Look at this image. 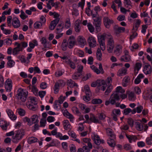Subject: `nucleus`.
<instances>
[{
	"label": "nucleus",
	"instance_id": "23",
	"mask_svg": "<svg viewBox=\"0 0 152 152\" xmlns=\"http://www.w3.org/2000/svg\"><path fill=\"white\" fill-rule=\"evenodd\" d=\"M144 76L142 74H140L137 78L134 80V83L136 84H139L141 81L140 79L144 77Z\"/></svg>",
	"mask_w": 152,
	"mask_h": 152
},
{
	"label": "nucleus",
	"instance_id": "27",
	"mask_svg": "<svg viewBox=\"0 0 152 152\" xmlns=\"http://www.w3.org/2000/svg\"><path fill=\"white\" fill-rule=\"evenodd\" d=\"M84 89L86 95H91V92L89 86L88 85H86L84 86Z\"/></svg>",
	"mask_w": 152,
	"mask_h": 152
},
{
	"label": "nucleus",
	"instance_id": "57",
	"mask_svg": "<svg viewBox=\"0 0 152 152\" xmlns=\"http://www.w3.org/2000/svg\"><path fill=\"white\" fill-rule=\"evenodd\" d=\"M132 111V110L129 108L125 109L124 110V113L125 115H127Z\"/></svg>",
	"mask_w": 152,
	"mask_h": 152
},
{
	"label": "nucleus",
	"instance_id": "3",
	"mask_svg": "<svg viewBox=\"0 0 152 152\" xmlns=\"http://www.w3.org/2000/svg\"><path fill=\"white\" fill-rule=\"evenodd\" d=\"M25 132L22 129L18 130L16 131L15 136L12 137V141L14 142H17L22 138Z\"/></svg>",
	"mask_w": 152,
	"mask_h": 152
},
{
	"label": "nucleus",
	"instance_id": "4",
	"mask_svg": "<svg viewBox=\"0 0 152 152\" xmlns=\"http://www.w3.org/2000/svg\"><path fill=\"white\" fill-rule=\"evenodd\" d=\"M59 15L57 13L55 12L54 14V18H56L55 20L52 21L50 23L49 26V29L51 30H53L55 28L57 24L59 22L60 19L58 18Z\"/></svg>",
	"mask_w": 152,
	"mask_h": 152
},
{
	"label": "nucleus",
	"instance_id": "5",
	"mask_svg": "<svg viewBox=\"0 0 152 152\" xmlns=\"http://www.w3.org/2000/svg\"><path fill=\"white\" fill-rule=\"evenodd\" d=\"M120 99V96L118 94H117L116 93H113L110 98V104L112 105H114L116 101L119 100Z\"/></svg>",
	"mask_w": 152,
	"mask_h": 152
},
{
	"label": "nucleus",
	"instance_id": "28",
	"mask_svg": "<svg viewBox=\"0 0 152 152\" xmlns=\"http://www.w3.org/2000/svg\"><path fill=\"white\" fill-rule=\"evenodd\" d=\"M63 115L70 119L73 118L72 115L70 113L66 110L63 113Z\"/></svg>",
	"mask_w": 152,
	"mask_h": 152
},
{
	"label": "nucleus",
	"instance_id": "34",
	"mask_svg": "<svg viewBox=\"0 0 152 152\" xmlns=\"http://www.w3.org/2000/svg\"><path fill=\"white\" fill-rule=\"evenodd\" d=\"M140 22L141 21L139 19H137L135 24V27L136 28L135 29L134 27L132 29V30H134V32L137 31L138 28L140 24Z\"/></svg>",
	"mask_w": 152,
	"mask_h": 152
},
{
	"label": "nucleus",
	"instance_id": "33",
	"mask_svg": "<svg viewBox=\"0 0 152 152\" xmlns=\"http://www.w3.org/2000/svg\"><path fill=\"white\" fill-rule=\"evenodd\" d=\"M90 120L93 123H99V121L98 119H96L95 116L93 115H91L90 116Z\"/></svg>",
	"mask_w": 152,
	"mask_h": 152
},
{
	"label": "nucleus",
	"instance_id": "61",
	"mask_svg": "<svg viewBox=\"0 0 152 152\" xmlns=\"http://www.w3.org/2000/svg\"><path fill=\"white\" fill-rule=\"evenodd\" d=\"M113 114L119 115L120 114V110L119 109H114L113 111Z\"/></svg>",
	"mask_w": 152,
	"mask_h": 152
},
{
	"label": "nucleus",
	"instance_id": "30",
	"mask_svg": "<svg viewBox=\"0 0 152 152\" xmlns=\"http://www.w3.org/2000/svg\"><path fill=\"white\" fill-rule=\"evenodd\" d=\"M105 36L104 35L99 36L98 37V41L99 44L104 43Z\"/></svg>",
	"mask_w": 152,
	"mask_h": 152
},
{
	"label": "nucleus",
	"instance_id": "46",
	"mask_svg": "<svg viewBox=\"0 0 152 152\" xmlns=\"http://www.w3.org/2000/svg\"><path fill=\"white\" fill-rule=\"evenodd\" d=\"M12 81L10 79H8L5 83V86L12 87Z\"/></svg>",
	"mask_w": 152,
	"mask_h": 152
},
{
	"label": "nucleus",
	"instance_id": "25",
	"mask_svg": "<svg viewBox=\"0 0 152 152\" xmlns=\"http://www.w3.org/2000/svg\"><path fill=\"white\" fill-rule=\"evenodd\" d=\"M31 119L32 124H33L38 123L39 122V121L38 120V116L37 115H32Z\"/></svg>",
	"mask_w": 152,
	"mask_h": 152
},
{
	"label": "nucleus",
	"instance_id": "40",
	"mask_svg": "<svg viewBox=\"0 0 152 152\" xmlns=\"http://www.w3.org/2000/svg\"><path fill=\"white\" fill-rule=\"evenodd\" d=\"M29 46L30 47H28L27 48V51L28 52H31L32 51V49L34 48L35 47V45L33 43L30 42L29 43Z\"/></svg>",
	"mask_w": 152,
	"mask_h": 152
},
{
	"label": "nucleus",
	"instance_id": "17",
	"mask_svg": "<svg viewBox=\"0 0 152 152\" xmlns=\"http://www.w3.org/2000/svg\"><path fill=\"white\" fill-rule=\"evenodd\" d=\"M101 23V22L100 21H99L98 22L94 23V24L96 29V31L97 32H99L101 30L100 26Z\"/></svg>",
	"mask_w": 152,
	"mask_h": 152
},
{
	"label": "nucleus",
	"instance_id": "52",
	"mask_svg": "<svg viewBox=\"0 0 152 152\" xmlns=\"http://www.w3.org/2000/svg\"><path fill=\"white\" fill-rule=\"evenodd\" d=\"M114 46H107V50L109 53H111L112 52Z\"/></svg>",
	"mask_w": 152,
	"mask_h": 152
},
{
	"label": "nucleus",
	"instance_id": "15",
	"mask_svg": "<svg viewBox=\"0 0 152 152\" xmlns=\"http://www.w3.org/2000/svg\"><path fill=\"white\" fill-rule=\"evenodd\" d=\"M94 137L93 138V140L94 141V143L97 145H99L101 143V140L98 135H94Z\"/></svg>",
	"mask_w": 152,
	"mask_h": 152
},
{
	"label": "nucleus",
	"instance_id": "64",
	"mask_svg": "<svg viewBox=\"0 0 152 152\" xmlns=\"http://www.w3.org/2000/svg\"><path fill=\"white\" fill-rule=\"evenodd\" d=\"M143 107L142 106L140 105L137 107L136 109L137 110V112L138 113H140L142 111V110L143 109Z\"/></svg>",
	"mask_w": 152,
	"mask_h": 152
},
{
	"label": "nucleus",
	"instance_id": "29",
	"mask_svg": "<svg viewBox=\"0 0 152 152\" xmlns=\"http://www.w3.org/2000/svg\"><path fill=\"white\" fill-rule=\"evenodd\" d=\"M126 137L129 140V142L131 143L132 140H134V141L137 139V137L133 135H130L127 134H126Z\"/></svg>",
	"mask_w": 152,
	"mask_h": 152
},
{
	"label": "nucleus",
	"instance_id": "51",
	"mask_svg": "<svg viewBox=\"0 0 152 152\" xmlns=\"http://www.w3.org/2000/svg\"><path fill=\"white\" fill-rule=\"evenodd\" d=\"M85 4V0H81V1L78 3V6L81 7L82 10L83 9Z\"/></svg>",
	"mask_w": 152,
	"mask_h": 152
},
{
	"label": "nucleus",
	"instance_id": "47",
	"mask_svg": "<svg viewBox=\"0 0 152 152\" xmlns=\"http://www.w3.org/2000/svg\"><path fill=\"white\" fill-rule=\"evenodd\" d=\"M59 84L58 83H55L54 88V91H55V94H57L58 93L59 91Z\"/></svg>",
	"mask_w": 152,
	"mask_h": 152
},
{
	"label": "nucleus",
	"instance_id": "7",
	"mask_svg": "<svg viewBox=\"0 0 152 152\" xmlns=\"http://www.w3.org/2000/svg\"><path fill=\"white\" fill-rule=\"evenodd\" d=\"M67 42L68 44V46L70 49L72 48L76 43L75 41V38L72 36L69 37Z\"/></svg>",
	"mask_w": 152,
	"mask_h": 152
},
{
	"label": "nucleus",
	"instance_id": "32",
	"mask_svg": "<svg viewBox=\"0 0 152 152\" xmlns=\"http://www.w3.org/2000/svg\"><path fill=\"white\" fill-rule=\"evenodd\" d=\"M28 143L31 144L32 143L37 142V139L35 137H31L28 138Z\"/></svg>",
	"mask_w": 152,
	"mask_h": 152
},
{
	"label": "nucleus",
	"instance_id": "41",
	"mask_svg": "<svg viewBox=\"0 0 152 152\" xmlns=\"http://www.w3.org/2000/svg\"><path fill=\"white\" fill-rule=\"evenodd\" d=\"M128 99L129 100H134L135 99L134 97V94L131 92L129 93L128 95Z\"/></svg>",
	"mask_w": 152,
	"mask_h": 152
},
{
	"label": "nucleus",
	"instance_id": "43",
	"mask_svg": "<svg viewBox=\"0 0 152 152\" xmlns=\"http://www.w3.org/2000/svg\"><path fill=\"white\" fill-rule=\"evenodd\" d=\"M121 48L119 46H118L116 47V49L114 51V53H115L118 56L120 55V50Z\"/></svg>",
	"mask_w": 152,
	"mask_h": 152
},
{
	"label": "nucleus",
	"instance_id": "62",
	"mask_svg": "<svg viewBox=\"0 0 152 152\" xmlns=\"http://www.w3.org/2000/svg\"><path fill=\"white\" fill-rule=\"evenodd\" d=\"M54 118L52 116H49L47 118V121L49 122H51L54 121Z\"/></svg>",
	"mask_w": 152,
	"mask_h": 152
},
{
	"label": "nucleus",
	"instance_id": "53",
	"mask_svg": "<svg viewBox=\"0 0 152 152\" xmlns=\"http://www.w3.org/2000/svg\"><path fill=\"white\" fill-rule=\"evenodd\" d=\"M128 124L130 125V126L132 127L133 126V120L131 118H129L128 119Z\"/></svg>",
	"mask_w": 152,
	"mask_h": 152
},
{
	"label": "nucleus",
	"instance_id": "1",
	"mask_svg": "<svg viewBox=\"0 0 152 152\" xmlns=\"http://www.w3.org/2000/svg\"><path fill=\"white\" fill-rule=\"evenodd\" d=\"M15 45L17 46L14 48L13 50V54L14 55H16L20 51L23 50V48L27 47L28 45L27 43L25 42H22L20 43L18 42H16Z\"/></svg>",
	"mask_w": 152,
	"mask_h": 152
},
{
	"label": "nucleus",
	"instance_id": "44",
	"mask_svg": "<svg viewBox=\"0 0 152 152\" xmlns=\"http://www.w3.org/2000/svg\"><path fill=\"white\" fill-rule=\"evenodd\" d=\"M80 24L79 23H75V28L76 31L79 32L80 31Z\"/></svg>",
	"mask_w": 152,
	"mask_h": 152
},
{
	"label": "nucleus",
	"instance_id": "56",
	"mask_svg": "<svg viewBox=\"0 0 152 152\" xmlns=\"http://www.w3.org/2000/svg\"><path fill=\"white\" fill-rule=\"evenodd\" d=\"M40 87L42 89H45L47 88V83L45 82L42 83L40 84Z\"/></svg>",
	"mask_w": 152,
	"mask_h": 152
},
{
	"label": "nucleus",
	"instance_id": "20",
	"mask_svg": "<svg viewBox=\"0 0 152 152\" xmlns=\"http://www.w3.org/2000/svg\"><path fill=\"white\" fill-rule=\"evenodd\" d=\"M106 130L108 136H110L111 138H115V135L113 133L111 129L110 128H107Z\"/></svg>",
	"mask_w": 152,
	"mask_h": 152
},
{
	"label": "nucleus",
	"instance_id": "2",
	"mask_svg": "<svg viewBox=\"0 0 152 152\" xmlns=\"http://www.w3.org/2000/svg\"><path fill=\"white\" fill-rule=\"evenodd\" d=\"M18 92L16 95V97L18 100L24 102H25L27 97L28 92H23V90L21 88H19L18 91Z\"/></svg>",
	"mask_w": 152,
	"mask_h": 152
},
{
	"label": "nucleus",
	"instance_id": "31",
	"mask_svg": "<svg viewBox=\"0 0 152 152\" xmlns=\"http://www.w3.org/2000/svg\"><path fill=\"white\" fill-rule=\"evenodd\" d=\"M28 108L31 110L35 111L37 110L38 106L37 105H34L31 104H29L28 106Z\"/></svg>",
	"mask_w": 152,
	"mask_h": 152
},
{
	"label": "nucleus",
	"instance_id": "21",
	"mask_svg": "<svg viewBox=\"0 0 152 152\" xmlns=\"http://www.w3.org/2000/svg\"><path fill=\"white\" fill-rule=\"evenodd\" d=\"M114 139L113 138H110L109 140H107V143L110 146L114 147L115 145V142Z\"/></svg>",
	"mask_w": 152,
	"mask_h": 152
},
{
	"label": "nucleus",
	"instance_id": "49",
	"mask_svg": "<svg viewBox=\"0 0 152 152\" xmlns=\"http://www.w3.org/2000/svg\"><path fill=\"white\" fill-rule=\"evenodd\" d=\"M98 117L99 120H103L105 119L106 116L104 113H101L98 114Z\"/></svg>",
	"mask_w": 152,
	"mask_h": 152
},
{
	"label": "nucleus",
	"instance_id": "54",
	"mask_svg": "<svg viewBox=\"0 0 152 152\" xmlns=\"http://www.w3.org/2000/svg\"><path fill=\"white\" fill-rule=\"evenodd\" d=\"M42 24L40 22H36L34 25V27L36 28H38L40 27V26H42Z\"/></svg>",
	"mask_w": 152,
	"mask_h": 152
},
{
	"label": "nucleus",
	"instance_id": "59",
	"mask_svg": "<svg viewBox=\"0 0 152 152\" xmlns=\"http://www.w3.org/2000/svg\"><path fill=\"white\" fill-rule=\"evenodd\" d=\"M46 94V91H40L39 92L38 94L41 98H43Z\"/></svg>",
	"mask_w": 152,
	"mask_h": 152
},
{
	"label": "nucleus",
	"instance_id": "35",
	"mask_svg": "<svg viewBox=\"0 0 152 152\" xmlns=\"http://www.w3.org/2000/svg\"><path fill=\"white\" fill-rule=\"evenodd\" d=\"M105 92V94L106 95H108L109 94L113 88L111 84H110V85L109 84Z\"/></svg>",
	"mask_w": 152,
	"mask_h": 152
},
{
	"label": "nucleus",
	"instance_id": "6",
	"mask_svg": "<svg viewBox=\"0 0 152 152\" xmlns=\"http://www.w3.org/2000/svg\"><path fill=\"white\" fill-rule=\"evenodd\" d=\"M96 83L97 87L99 89H101L103 91H104L105 90L107 85L105 81L97 80H96Z\"/></svg>",
	"mask_w": 152,
	"mask_h": 152
},
{
	"label": "nucleus",
	"instance_id": "8",
	"mask_svg": "<svg viewBox=\"0 0 152 152\" xmlns=\"http://www.w3.org/2000/svg\"><path fill=\"white\" fill-rule=\"evenodd\" d=\"M103 21L105 26L107 28H109L110 25L113 23V20L110 19L109 18L107 17H105L104 18Z\"/></svg>",
	"mask_w": 152,
	"mask_h": 152
},
{
	"label": "nucleus",
	"instance_id": "39",
	"mask_svg": "<svg viewBox=\"0 0 152 152\" xmlns=\"http://www.w3.org/2000/svg\"><path fill=\"white\" fill-rule=\"evenodd\" d=\"M146 142L148 145L152 144V134L150 135V137H147L146 139Z\"/></svg>",
	"mask_w": 152,
	"mask_h": 152
},
{
	"label": "nucleus",
	"instance_id": "37",
	"mask_svg": "<svg viewBox=\"0 0 152 152\" xmlns=\"http://www.w3.org/2000/svg\"><path fill=\"white\" fill-rule=\"evenodd\" d=\"M102 102V100L100 99H95L92 101V103L94 104H101Z\"/></svg>",
	"mask_w": 152,
	"mask_h": 152
},
{
	"label": "nucleus",
	"instance_id": "55",
	"mask_svg": "<svg viewBox=\"0 0 152 152\" xmlns=\"http://www.w3.org/2000/svg\"><path fill=\"white\" fill-rule=\"evenodd\" d=\"M88 29L90 32H93L94 31V27L91 24L88 23Z\"/></svg>",
	"mask_w": 152,
	"mask_h": 152
},
{
	"label": "nucleus",
	"instance_id": "12",
	"mask_svg": "<svg viewBox=\"0 0 152 152\" xmlns=\"http://www.w3.org/2000/svg\"><path fill=\"white\" fill-rule=\"evenodd\" d=\"M143 71L146 75L150 74L151 72V68L150 65L148 64L145 65L144 67Z\"/></svg>",
	"mask_w": 152,
	"mask_h": 152
},
{
	"label": "nucleus",
	"instance_id": "38",
	"mask_svg": "<svg viewBox=\"0 0 152 152\" xmlns=\"http://www.w3.org/2000/svg\"><path fill=\"white\" fill-rule=\"evenodd\" d=\"M83 69V66H82L80 65L78 66L77 72L79 73V75H78V77H80L82 75Z\"/></svg>",
	"mask_w": 152,
	"mask_h": 152
},
{
	"label": "nucleus",
	"instance_id": "45",
	"mask_svg": "<svg viewBox=\"0 0 152 152\" xmlns=\"http://www.w3.org/2000/svg\"><path fill=\"white\" fill-rule=\"evenodd\" d=\"M23 121L24 122H27L28 123V124L29 126H31L32 124L31 121L30 119L27 117H26L23 118Z\"/></svg>",
	"mask_w": 152,
	"mask_h": 152
},
{
	"label": "nucleus",
	"instance_id": "19",
	"mask_svg": "<svg viewBox=\"0 0 152 152\" xmlns=\"http://www.w3.org/2000/svg\"><path fill=\"white\" fill-rule=\"evenodd\" d=\"M64 127L65 129L67 130L70 127V125L68 120H65L63 121Z\"/></svg>",
	"mask_w": 152,
	"mask_h": 152
},
{
	"label": "nucleus",
	"instance_id": "63",
	"mask_svg": "<svg viewBox=\"0 0 152 152\" xmlns=\"http://www.w3.org/2000/svg\"><path fill=\"white\" fill-rule=\"evenodd\" d=\"M141 66L142 64L141 63H137L136 64L135 69L136 68L137 71H138L141 68Z\"/></svg>",
	"mask_w": 152,
	"mask_h": 152
},
{
	"label": "nucleus",
	"instance_id": "36",
	"mask_svg": "<svg viewBox=\"0 0 152 152\" xmlns=\"http://www.w3.org/2000/svg\"><path fill=\"white\" fill-rule=\"evenodd\" d=\"M102 54L100 49L98 48L96 52V56L97 59L99 61H101L102 60Z\"/></svg>",
	"mask_w": 152,
	"mask_h": 152
},
{
	"label": "nucleus",
	"instance_id": "50",
	"mask_svg": "<svg viewBox=\"0 0 152 152\" xmlns=\"http://www.w3.org/2000/svg\"><path fill=\"white\" fill-rule=\"evenodd\" d=\"M46 122V120L45 119L42 118L40 121V127H44L45 126V124Z\"/></svg>",
	"mask_w": 152,
	"mask_h": 152
},
{
	"label": "nucleus",
	"instance_id": "42",
	"mask_svg": "<svg viewBox=\"0 0 152 152\" xmlns=\"http://www.w3.org/2000/svg\"><path fill=\"white\" fill-rule=\"evenodd\" d=\"M109 45L114 46L113 40L112 37H110L108 39L107 46Z\"/></svg>",
	"mask_w": 152,
	"mask_h": 152
},
{
	"label": "nucleus",
	"instance_id": "22",
	"mask_svg": "<svg viewBox=\"0 0 152 152\" xmlns=\"http://www.w3.org/2000/svg\"><path fill=\"white\" fill-rule=\"evenodd\" d=\"M41 43L43 45L44 48H49V46L48 45V44H49V42L47 43L46 38L44 37L42 38L41 40Z\"/></svg>",
	"mask_w": 152,
	"mask_h": 152
},
{
	"label": "nucleus",
	"instance_id": "26",
	"mask_svg": "<svg viewBox=\"0 0 152 152\" xmlns=\"http://www.w3.org/2000/svg\"><path fill=\"white\" fill-rule=\"evenodd\" d=\"M65 62L69 64L70 66L72 69H75L76 68L75 64L70 59H69L68 61H66Z\"/></svg>",
	"mask_w": 152,
	"mask_h": 152
},
{
	"label": "nucleus",
	"instance_id": "14",
	"mask_svg": "<svg viewBox=\"0 0 152 152\" xmlns=\"http://www.w3.org/2000/svg\"><path fill=\"white\" fill-rule=\"evenodd\" d=\"M7 114L10 118L12 120H15L17 117L15 115L13 112L11 110H8L7 111Z\"/></svg>",
	"mask_w": 152,
	"mask_h": 152
},
{
	"label": "nucleus",
	"instance_id": "58",
	"mask_svg": "<svg viewBox=\"0 0 152 152\" xmlns=\"http://www.w3.org/2000/svg\"><path fill=\"white\" fill-rule=\"evenodd\" d=\"M31 91L33 93L35 94H37L38 90L34 86H33L32 87Z\"/></svg>",
	"mask_w": 152,
	"mask_h": 152
},
{
	"label": "nucleus",
	"instance_id": "18",
	"mask_svg": "<svg viewBox=\"0 0 152 152\" xmlns=\"http://www.w3.org/2000/svg\"><path fill=\"white\" fill-rule=\"evenodd\" d=\"M68 45V42L66 39L63 40L61 45L62 48L64 51L66 50L67 49V46Z\"/></svg>",
	"mask_w": 152,
	"mask_h": 152
},
{
	"label": "nucleus",
	"instance_id": "24",
	"mask_svg": "<svg viewBox=\"0 0 152 152\" xmlns=\"http://www.w3.org/2000/svg\"><path fill=\"white\" fill-rule=\"evenodd\" d=\"M135 124L136 125V128L139 131H141L143 130V124L141 125L140 123L138 122H136L135 123Z\"/></svg>",
	"mask_w": 152,
	"mask_h": 152
},
{
	"label": "nucleus",
	"instance_id": "16",
	"mask_svg": "<svg viewBox=\"0 0 152 152\" xmlns=\"http://www.w3.org/2000/svg\"><path fill=\"white\" fill-rule=\"evenodd\" d=\"M127 70L124 67H123L121 69L119 70L118 72V75L121 76L124 75L126 73Z\"/></svg>",
	"mask_w": 152,
	"mask_h": 152
},
{
	"label": "nucleus",
	"instance_id": "60",
	"mask_svg": "<svg viewBox=\"0 0 152 152\" xmlns=\"http://www.w3.org/2000/svg\"><path fill=\"white\" fill-rule=\"evenodd\" d=\"M91 95H86V96H84L83 97L84 100L86 102H88L90 100V96Z\"/></svg>",
	"mask_w": 152,
	"mask_h": 152
},
{
	"label": "nucleus",
	"instance_id": "48",
	"mask_svg": "<svg viewBox=\"0 0 152 152\" xmlns=\"http://www.w3.org/2000/svg\"><path fill=\"white\" fill-rule=\"evenodd\" d=\"M21 15H20V17L23 20H24L27 18V16L26 15L24 12L23 10L20 11Z\"/></svg>",
	"mask_w": 152,
	"mask_h": 152
},
{
	"label": "nucleus",
	"instance_id": "13",
	"mask_svg": "<svg viewBox=\"0 0 152 152\" xmlns=\"http://www.w3.org/2000/svg\"><path fill=\"white\" fill-rule=\"evenodd\" d=\"M77 41L79 44L81 46H84L86 43V40L82 36L78 37Z\"/></svg>",
	"mask_w": 152,
	"mask_h": 152
},
{
	"label": "nucleus",
	"instance_id": "11",
	"mask_svg": "<svg viewBox=\"0 0 152 152\" xmlns=\"http://www.w3.org/2000/svg\"><path fill=\"white\" fill-rule=\"evenodd\" d=\"M114 29L115 33L116 34H118L122 31H124L125 30V28L121 27H119L117 25H115L114 26Z\"/></svg>",
	"mask_w": 152,
	"mask_h": 152
},
{
	"label": "nucleus",
	"instance_id": "10",
	"mask_svg": "<svg viewBox=\"0 0 152 152\" xmlns=\"http://www.w3.org/2000/svg\"><path fill=\"white\" fill-rule=\"evenodd\" d=\"M12 25L15 28H17L20 26V23L18 19L17 18H13L12 20Z\"/></svg>",
	"mask_w": 152,
	"mask_h": 152
},
{
	"label": "nucleus",
	"instance_id": "9",
	"mask_svg": "<svg viewBox=\"0 0 152 152\" xmlns=\"http://www.w3.org/2000/svg\"><path fill=\"white\" fill-rule=\"evenodd\" d=\"M88 42L91 47L93 48L96 46V42L94 37H89L88 40Z\"/></svg>",
	"mask_w": 152,
	"mask_h": 152
}]
</instances>
